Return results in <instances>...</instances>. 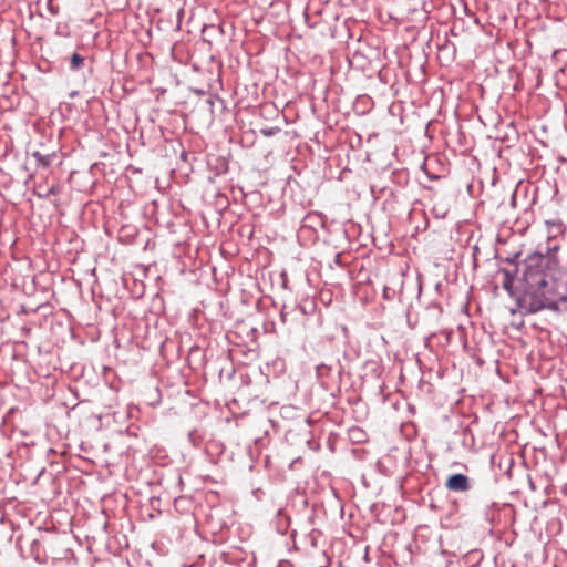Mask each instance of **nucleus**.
I'll return each instance as SVG.
<instances>
[{"label": "nucleus", "instance_id": "3", "mask_svg": "<svg viewBox=\"0 0 567 567\" xmlns=\"http://www.w3.org/2000/svg\"><path fill=\"white\" fill-rule=\"evenodd\" d=\"M555 308H557L558 301H567V271L557 279V285L555 286Z\"/></svg>", "mask_w": 567, "mask_h": 567}, {"label": "nucleus", "instance_id": "5", "mask_svg": "<svg viewBox=\"0 0 567 567\" xmlns=\"http://www.w3.org/2000/svg\"><path fill=\"white\" fill-rule=\"evenodd\" d=\"M84 65V59L78 53H73L70 61V69L76 71Z\"/></svg>", "mask_w": 567, "mask_h": 567}, {"label": "nucleus", "instance_id": "6", "mask_svg": "<svg viewBox=\"0 0 567 567\" xmlns=\"http://www.w3.org/2000/svg\"><path fill=\"white\" fill-rule=\"evenodd\" d=\"M34 157L39 159V162L42 163L43 166H48L49 162L44 159V157L40 156L39 153H34Z\"/></svg>", "mask_w": 567, "mask_h": 567}, {"label": "nucleus", "instance_id": "4", "mask_svg": "<svg viewBox=\"0 0 567 567\" xmlns=\"http://www.w3.org/2000/svg\"><path fill=\"white\" fill-rule=\"evenodd\" d=\"M499 275L502 277V287L511 295L514 296V276L507 269H501Z\"/></svg>", "mask_w": 567, "mask_h": 567}, {"label": "nucleus", "instance_id": "2", "mask_svg": "<svg viewBox=\"0 0 567 567\" xmlns=\"http://www.w3.org/2000/svg\"><path fill=\"white\" fill-rule=\"evenodd\" d=\"M445 487L452 492H466L470 489V480L464 474H453L446 480Z\"/></svg>", "mask_w": 567, "mask_h": 567}, {"label": "nucleus", "instance_id": "1", "mask_svg": "<svg viewBox=\"0 0 567 567\" xmlns=\"http://www.w3.org/2000/svg\"><path fill=\"white\" fill-rule=\"evenodd\" d=\"M543 257H530L526 260L522 278L523 303L529 312H538L545 308H555V286L557 279L546 272Z\"/></svg>", "mask_w": 567, "mask_h": 567}]
</instances>
